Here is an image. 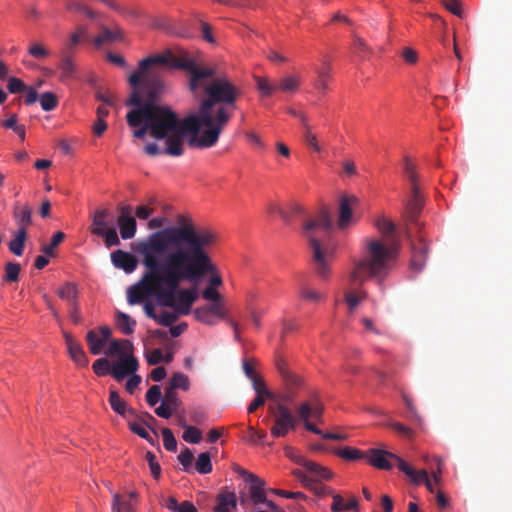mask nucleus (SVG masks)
Instances as JSON below:
<instances>
[{
  "label": "nucleus",
  "mask_w": 512,
  "mask_h": 512,
  "mask_svg": "<svg viewBox=\"0 0 512 512\" xmlns=\"http://www.w3.org/2000/svg\"><path fill=\"white\" fill-rule=\"evenodd\" d=\"M21 265L16 262H7L4 267L3 281L14 283L19 280Z\"/></svg>",
  "instance_id": "e433bc0d"
},
{
  "label": "nucleus",
  "mask_w": 512,
  "mask_h": 512,
  "mask_svg": "<svg viewBox=\"0 0 512 512\" xmlns=\"http://www.w3.org/2000/svg\"><path fill=\"white\" fill-rule=\"evenodd\" d=\"M171 69L163 52L142 59L128 78L132 91L125 104L132 109L126 114V121L134 128L133 136L144 139L149 132L156 140L164 141L162 147L157 143L144 146V152L152 157H179L184 153L186 140L191 148L211 147L192 143L194 137H203V126L196 113L180 119L169 106L159 104L165 89L164 76Z\"/></svg>",
  "instance_id": "f03ea898"
},
{
  "label": "nucleus",
  "mask_w": 512,
  "mask_h": 512,
  "mask_svg": "<svg viewBox=\"0 0 512 512\" xmlns=\"http://www.w3.org/2000/svg\"><path fill=\"white\" fill-rule=\"evenodd\" d=\"M137 419H139L140 422H132V421H129L128 422V426L130 428V430L137 434L139 437L149 441L150 443H153V439L151 438V436L149 435L148 431L145 429V427L142 425V423H145V420L146 419H149L151 421H155V418L148 412H145L143 413L142 415H138V417H136Z\"/></svg>",
  "instance_id": "4be33fe9"
},
{
  "label": "nucleus",
  "mask_w": 512,
  "mask_h": 512,
  "mask_svg": "<svg viewBox=\"0 0 512 512\" xmlns=\"http://www.w3.org/2000/svg\"><path fill=\"white\" fill-rule=\"evenodd\" d=\"M360 200L353 194H343L339 198V223L348 224L353 220V210L358 208Z\"/></svg>",
  "instance_id": "ddd939ff"
},
{
  "label": "nucleus",
  "mask_w": 512,
  "mask_h": 512,
  "mask_svg": "<svg viewBox=\"0 0 512 512\" xmlns=\"http://www.w3.org/2000/svg\"><path fill=\"white\" fill-rule=\"evenodd\" d=\"M58 296L70 305L77 303L78 290L74 283L66 282L59 290Z\"/></svg>",
  "instance_id": "2f4dec72"
},
{
  "label": "nucleus",
  "mask_w": 512,
  "mask_h": 512,
  "mask_svg": "<svg viewBox=\"0 0 512 512\" xmlns=\"http://www.w3.org/2000/svg\"><path fill=\"white\" fill-rule=\"evenodd\" d=\"M335 226H303L302 235L308 240L316 274L321 279L330 275V262L337 243Z\"/></svg>",
  "instance_id": "39448f33"
},
{
  "label": "nucleus",
  "mask_w": 512,
  "mask_h": 512,
  "mask_svg": "<svg viewBox=\"0 0 512 512\" xmlns=\"http://www.w3.org/2000/svg\"><path fill=\"white\" fill-rule=\"evenodd\" d=\"M195 318L203 324L206 325H215L216 321L214 320V316L210 314L208 310L204 306L198 307L194 310Z\"/></svg>",
  "instance_id": "09e8293b"
},
{
  "label": "nucleus",
  "mask_w": 512,
  "mask_h": 512,
  "mask_svg": "<svg viewBox=\"0 0 512 512\" xmlns=\"http://www.w3.org/2000/svg\"><path fill=\"white\" fill-rule=\"evenodd\" d=\"M145 357L149 365H157L163 361V354L159 348L152 350L150 353H147Z\"/></svg>",
  "instance_id": "69168bd1"
},
{
  "label": "nucleus",
  "mask_w": 512,
  "mask_h": 512,
  "mask_svg": "<svg viewBox=\"0 0 512 512\" xmlns=\"http://www.w3.org/2000/svg\"><path fill=\"white\" fill-rule=\"evenodd\" d=\"M404 238L411 243L410 269L415 273L421 272L428 257V243L421 236L412 239L406 226H383L379 238L364 240L362 257L353 261L349 282L361 286L370 278L385 276L398 257Z\"/></svg>",
  "instance_id": "20e7f679"
},
{
  "label": "nucleus",
  "mask_w": 512,
  "mask_h": 512,
  "mask_svg": "<svg viewBox=\"0 0 512 512\" xmlns=\"http://www.w3.org/2000/svg\"><path fill=\"white\" fill-rule=\"evenodd\" d=\"M92 369L97 376L102 377L107 375L108 373L111 374L112 367L108 359L99 358L93 363Z\"/></svg>",
  "instance_id": "a18cd8bd"
},
{
  "label": "nucleus",
  "mask_w": 512,
  "mask_h": 512,
  "mask_svg": "<svg viewBox=\"0 0 512 512\" xmlns=\"http://www.w3.org/2000/svg\"><path fill=\"white\" fill-rule=\"evenodd\" d=\"M32 209L28 204L17 202L14 206V217L20 224H29L31 221Z\"/></svg>",
  "instance_id": "c9c22d12"
},
{
  "label": "nucleus",
  "mask_w": 512,
  "mask_h": 512,
  "mask_svg": "<svg viewBox=\"0 0 512 512\" xmlns=\"http://www.w3.org/2000/svg\"><path fill=\"white\" fill-rule=\"evenodd\" d=\"M405 174L407 176V179L409 181V187H413V184L415 186H419L418 185V175L415 171V167L414 165L409 161L408 158L405 159Z\"/></svg>",
  "instance_id": "4d7b16f0"
},
{
  "label": "nucleus",
  "mask_w": 512,
  "mask_h": 512,
  "mask_svg": "<svg viewBox=\"0 0 512 512\" xmlns=\"http://www.w3.org/2000/svg\"><path fill=\"white\" fill-rule=\"evenodd\" d=\"M165 55L172 69L188 74V87L191 93L205 96L196 112L203 126V137L192 139L200 146H214L237 108L243 90L228 74L216 65H205L187 53L175 55L166 50Z\"/></svg>",
  "instance_id": "7ed1b4c3"
},
{
  "label": "nucleus",
  "mask_w": 512,
  "mask_h": 512,
  "mask_svg": "<svg viewBox=\"0 0 512 512\" xmlns=\"http://www.w3.org/2000/svg\"><path fill=\"white\" fill-rule=\"evenodd\" d=\"M106 226H94L92 232L101 235L105 238L107 247L116 246L119 244V238L115 229H105Z\"/></svg>",
  "instance_id": "72a5a7b5"
},
{
  "label": "nucleus",
  "mask_w": 512,
  "mask_h": 512,
  "mask_svg": "<svg viewBox=\"0 0 512 512\" xmlns=\"http://www.w3.org/2000/svg\"><path fill=\"white\" fill-rule=\"evenodd\" d=\"M204 307L214 317L216 316V317H218L220 319H225L226 318V313H225L224 305H223V303L221 301L212 302L211 304L205 305Z\"/></svg>",
  "instance_id": "bf43d9fd"
},
{
  "label": "nucleus",
  "mask_w": 512,
  "mask_h": 512,
  "mask_svg": "<svg viewBox=\"0 0 512 512\" xmlns=\"http://www.w3.org/2000/svg\"><path fill=\"white\" fill-rule=\"evenodd\" d=\"M300 297L311 302H319L324 299V295L316 290L303 286L299 290Z\"/></svg>",
  "instance_id": "3c124183"
},
{
  "label": "nucleus",
  "mask_w": 512,
  "mask_h": 512,
  "mask_svg": "<svg viewBox=\"0 0 512 512\" xmlns=\"http://www.w3.org/2000/svg\"><path fill=\"white\" fill-rule=\"evenodd\" d=\"M118 219L116 224H137L136 218L141 221L148 220L147 224H194L195 220L188 213L172 215L170 206H163L155 198H150L147 203L138 205L133 209L129 205L118 207Z\"/></svg>",
  "instance_id": "423d86ee"
},
{
  "label": "nucleus",
  "mask_w": 512,
  "mask_h": 512,
  "mask_svg": "<svg viewBox=\"0 0 512 512\" xmlns=\"http://www.w3.org/2000/svg\"><path fill=\"white\" fill-rule=\"evenodd\" d=\"M365 459L371 466L380 470H390L392 467L396 466L404 474L411 473V471H409L410 465L408 463L396 454L386 450L370 449L366 453Z\"/></svg>",
  "instance_id": "6e6552de"
},
{
  "label": "nucleus",
  "mask_w": 512,
  "mask_h": 512,
  "mask_svg": "<svg viewBox=\"0 0 512 512\" xmlns=\"http://www.w3.org/2000/svg\"><path fill=\"white\" fill-rule=\"evenodd\" d=\"M333 503L331 505L332 512H341L348 510H355L358 512V499L352 497L348 503L345 504L343 497L340 494H333Z\"/></svg>",
  "instance_id": "cd10ccee"
},
{
  "label": "nucleus",
  "mask_w": 512,
  "mask_h": 512,
  "mask_svg": "<svg viewBox=\"0 0 512 512\" xmlns=\"http://www.w3.org/2000/svg\"><path fill=\"white\" fill-rule=\"evenodd\" d=\"M257 90L262 97H270L277 91V83H273L269 78L254 76Z\"/></svg>",
  "instance_id": "c85d7f7f"
},
{
  "label": "nucleus",
  "mask_w": 512,
  "mask_h": 512,
  "mask_svg": "<svg viewBox=\"0 0 512 512\" xmlns=\"http://www.w3.org/2000/svg\"><path fill=\"white\" fill-rule=\"evenodd\" d=\"M335 454L337 456H339L340 458L347 460V461H355V460H360V459L366 458V453H364L363 451H361L357 448H353V447H349V446H346L341 449H337L335 451Z\"/></svg>",
  "instance_id": "f704fd0d"
},
{
  "label": "nucleus",
  "mask_w": 512,
  "mask_h": 512,
  "mask_svg": "<svg viewBox=\"0 0 512 512\" xmlns=\"http://www.w3.org/2000/svg\"><path fill=\"white\" fill-rule=\"evenodd\" d=\"M266 437V432L257 431L254 427H248V439L253 443H258Z\"/></svg>",
  "instance_id": "774afa93"
},
{
  "label": "nucleus",
  "mask_w": 512,
  "mask_h": 512,
  "mask_svg": "<svg viewBox=\"0 0 512 512\" xmlns=\"http://www.w3.org/2000/svg\"><path fill=\"white\" fill-rule=\"evenodd\" d=\"M442 3L452 14L460 18L462 17L463 12L461 9V4L458 0H442Z\"/></svg>",
  "instance_id": "e2e57ef3"
},
{
  "label": "nucleus",
  "mask_w": 512,
  "mask_h": 512,
  "mask_svg": "<svg viewBox=\"0 0 512 512\" xmlns=\"http://www.w3.org/2000/svg\"><path fill=\"white\" fill-rule=\"evenodd\" d=\"M195 470L200 474H208L212 471L211 456L208 452H202L198 455Z\"/></svg>",
  "instance_id": "58836bf2"
},
{
  "label": "nucleus",
  "mask_w": 512,
  "mask_h": 512,
  "mask_svg": "<svg viewBox=\"0 0 512 512\" xmlns=\"http://www.w3.org/2000/svg\"><path fill=\"white\" fill-rule=\"evenodd\" d=\"M65 234L61 231H57L51 238V242L49 244H43L41 246V251L49 257H55V249L58 245L64 240Z\"/></svg>",
  "instance_id": "4c0bfd02"
},
{
  "label": "nucleus",
  "mask_w": 512,
  "mask_h": 512,
  "mask_svg": "<svg viewBox=\"0 0 512 512\" xmlns=\"http://www.w3.org/2000/svg\"><path fill=\"white\" fill-rule=\"evenodd\" d=\"M163 436V445L166 450L175 452L177 449V441L174 437L172 431L169 428H163L162 430Z\"/></svg>",
  "instance_id": "603ef678"
},
{
  "label": "nucleus",
  "mask_w": 512,
  "mask_h": 512,
  "mask_svg": "<svg viewBox=\"0 0 512 512\" xmlns=\"http://www.w3.org/2000/svg\"><path fill=\"white\" fill-rule=\"evenodd\" d=\"M139 363L137 358L133 355V351L129 352L112 365L111 375L117 380L121 381L126 376L132 375L138 370Z\"/></svg>",
  "instance_id": "9d476101"
},
{
  "label": "nucleus",
  "mask_w": 512,
  "mask_h": 512,
  "mask_svg": "<svg viewBox=\"0 0 512 512\" xmlns=\"http://www.w3.org/2000/svg\"><path fill=\"white\" fill-rule=\"evenodd\" d=\"M101 33L95 37L94 45L99 48L106 43H112L121 37L119 31H113L105 26H101Z\"/></svg>",
  "instance_id": "7c9ffc66"
},
{
  "label": "nucleus",
  "mask_w": 512,
  "mask_h": 512,
  "mask_svg": "<svg viewBox=\"0 0 512 512\" xmlns=\"http://www.w3.org/2000/svg\"><path fill=\"white\" fill-rule=\"evenodd\" d=\"M215 234L198 231L195 226H165L136 246L143 256L147 272L127 291L130 305L147 296L156 297L165 307L175 305V293L181 281H198L205 272L215 270L205 248L215 241Z\"/></svg>",
  "instance_id": "f257e3e1"
},
{
  "label": "nucleus",
  "mask_w": 512,
  "mask_h": 512,
  "mask_svg": "<svg viewBox=\"0 0 512 512\" xmlns=\"http://www.w3.org/2000/svg\"><path fill=\"white\" fill-rule=\"evenodd\" d=\"M174 411H176V409L172 408V406L164 401H162V404L155 409L156 415L165 419L170 418Z\"/></svg>",
  "instance_id": "0e129e2a"
},
{
  "label": "nucleus",
  "mask_w": 512,
  "mask_h": 512,
  "mask_svg": "<svg viewBox=\"0 0 512 512\" xmlns=\"http://www.w3.org/2000/svg\"><path fill=\"white\" fill-rule=\"evenodd\" d=\"M163 401L166 402L167 404H169L170 406H172V408H174L176 410L181 405V401L178 398V394L176 392V389H174V388H172L170 386H167L165 388V393H164Z\"/></svg>",
  "instance_id": "8fccbe9b"
},
{
  "label": "nucleus",
  "mask_w": 512,
  "mask_h": 512,
  "mask_svg": "<svg viewBox=\"0 0 512 512\" xmlns=\"http://www.w3.org/2000/svg\"><path fill=\"white\" fill-rule=\"evenodd\" d=\"M178 460H179L180 464L182 465L183 470L185 472H190V470L192 469V462L194 460V455L188 447H185L180 452V454L178 455Z\"/></svg>",
  "instance_id": "49530a36"
},
{
  "label": "nucleus",
  "mask_w": 512,
  "mask_h": 512,
  "mask_svg": "<svg viewBox=\"0 0 512 512\" xmlns=\"http://www.w3.org/2000/svg\"><path fill=\"white\" fill-rule=\"evenodd\" d=\"M280 220L284 222L301 220L304 224H317L314 220L308 218L304 208L297 203H293L288 210L283 209L280 214Z\"/></svg>",
  "instance_id": "f3484780"
},
{
  "label": "nucleus",
  "mask_w": 512,
  "mask_h": 512,
  "mask_svg": "<svg viewBox=\"0 0 512 512\" xmlns=\"http://www.w3.org/2000/svg\"><path fill=\"white\" fill-rule=\"evenodd\" d=\"M168 386L174 389H182L187 391L189 389V378L182 372H176L169 381Z\"/></svg>",
  "instance_id": "79ce46f5"
},
{
  "label": "nucleus",
  "mask_w": 512,
  "mask_h": 512,
  "mask_svg": "<svg viewBox=\"0 0 512 512\" xmlns=\"http://www.w3.org/2000/svg\"><path fill=\"white\" fill-rule=\"evenodd\" d=\"M331 70L332 66L327 61H323L321 67H315L317 77L313 82V86L316 90H318L321 93H325L326 90L328 89V81L331 78Z\"/></svg>",
  "instance_id": "6ab92c4d"
},
{
  "label": "nucleus",
  "mask_w": 512,
  "mask_h": 512,
  "mask_svg": "<svg viewBox=\"0 0 512 512\" xmlns=\"http://www.w3.org/2000/svg\"><path fill=\"white\" fill-rule=\"evenodd\" d=\"M111 260L115 267L123 269L126 273H132L137 267L135 256L122 250L113 252Z\"/></svg>",
  "instance_id": "dca6fc26"
},
{
  "label": "nucleus",
  "mask_w": 512,
  "mask_h": 512,
  "mask_svg": "<svg viewBox=\"0 0 512 512\" xmlns=\"http://www.w3.org/2000/svg\"><path fill=\"white\" fill-rule=\"evenodd\" d=\"M58 68L61 71L60 79L62 81L72 79L75 76L76 66L72 60L70 51L63 50L61 53V60L58 65Z\"/></svg>",
  "instance_id": "412c9836"
},
{
  "label": "nucleus",
  "mask_w": 512,
  "mask_h": 512,
  "mask_svg": "<svg viewBox=\"0 0 512 512\" xmlns=\"http://www.w3.org/2000/svg\"><path fill=\"white\" fill-rule=\"evenodd\" d=\"M113 512H133V506L129 500H124L119 494H114L112 503Z\"/></svg>",
  "instance_id": "c03bdc74"
},
{
  "label": "nucleus",
  "mask_w": 512,
  "mask_h": 512,
  "mask_svg": "<svg viewBox=\"0 0 512 512\" xmlns=\"http://www.w3.org/2000/svg\"><path fill=\"white\" fill-rule=\"evenodd\" d=\"M249 494L253 504L257 505L266 501L265 481L257 475H249Z\"/></svg>",
  "instance_id": "a211bd4d"
},
{
  "label": "nucleus",
  "mask_w": 512,
  "mask_h": 512,
  "mask_svg": "<svg viewBox=\"0 0 512 512\" xmlns=\"http://www.w3.org/2000/svg\"><path fill=\"white\" fill-rule=\"evenodd\" d=\"M295 462L301 466H303L312 476L318 479L329 480L333 477V472L314 461L305 459L303 457H298L295 459Z\"/></svg>",
  "instance_id": "2eb2a0df"
},
{
  "label": "nucleus",
  "mask_w": 512,
  "mask_h": 512,
  "mask_svg": "<svg viewBox=\"0 0 512 512\" xmlns=\"http://www.w3.org/2000/svg\"><path fill=\"white\" fill-rule=\"evenodd\" d=\"M178 319V313H171L168 311H163L160 315L157 316L156 320L160 325L170 327L174 322Z\"/></svg>",
  "instance_id": "13d9d810"
},
{
  "label": "nucleus",
  "mask_w": 512,
  "mask_h": 512,
  "mask_svg": "<svg viewBox=\"0 0 512 512\" xmlns=\"http://www.w3.org/2000/svg\"><path fill=\"white\" fill-rule=\"evenodd\" d=\"M410 474H405L412 483L420 485L425 484L429 492L435 493V488L432 480L429 478L426 470H415L413 467H409Z\"/></svg>",
  "instance_id": "b1692460"
},
{
  "label": "nucleus",
  "mask_w": 512,
  "mask_h": 512,
  "mask_svg": "<svg viewBox=\"0 0 512 512\" xmlns=\"http://www.w3.org/2000/svg\"><path fill=\"white\" fill-rule=\"evenodd\" d=\"M276 366L279 374L289 389V392L284 395L282 399L286 402H292L294 400L292 389L300 387L303 383V379L299 375L292 372L287 367L285 361L282 359L277 360Z\"/></svg>",
  "instance_id": "9b49d317"
},
{
  "label": "nucleus",
  "mask_w": 512,
  "mask_h": 512,
  "mask_svg": "<svg viewBox=\"0 0 512 512\" xmlns=\"http://www.w3.org/2000/svg\"><path fill=\"white\" fill-rule=\"evenodd\" d=\"M28 53L38 60L45 59L50 55V51L40 43H32L28 48Z\"/></svg>",
  "instance_id": "de8ad7c7"
},
{
  "label": "nucleus",
  "mask_w": 512,
  "mask_h": 512,
  "mask_svg": "<svg viewBox=\"0 0 512 512\" xmlns=\"http://www.w3.org/2000/svg\"><path fill=\"white\" fill-rule=\"evenodd\" d=\"M27 239V231L21 227L14 233L13 239L9 242V250L16 256H21L24 252L25 242Z\"/></svg>",
  "instance_id": "393cba45"
},
{
  "label": "nucleus",
  "mask_w": 512,
  "mask_h": 512,
  "mask_svg": "<svg viewBox=\"0 0 512 512\" xmlns=\"http://www.w3.org/2000/svg\"><path fill=\"white\" fill-rule=\"evenodd\" d=\"M300 77L297 75H287L277 83V90L284 93H293L298 90L300 86Z\"/></svg>",
  "instance_id": "c756f323"
},
{
  "label": "nucleus",
  "mask_w": 512,
  "mask_h": 512,
  "mask_svg": "<svg viewBox=\"0 0 512 512\" xmlns=\"http://www.w3.org/2000/svg\"><path fill=\"white\" fill-rule=\"evenodd\" d=\"M425 198L419 186L409 187L403 215L407 221L416 222L424 208Z\"/></svg>",
  "instance_id": "1a4fd4ad"
},
{
  "label": "nucleus",
  "mask_w": 512,
  "mask_h": 512,
  "mask_svg": "<svg viewBox=\"0 0 512 512\" xmlns=\"http://www.w3.org/2000/svg\"><path fill=\"white\" fill-rule=\"evenodd\" d=\"M161 389L158 385H153L146 393V402L149 406H155L161 398Z\"/></svg>",
  "instance_id": "6e6d98bb"
},
{
  "label": "nucleus",
  "mask_w": 512,
  "mask_h": 512,
  "mask_svg": "<svg viewBox=\"0 0 512 512\" xmlns=\"http://www.w3.org/2000/svg\"><path fill=\"white\" fill-rule=\"evenodd\" d=\"M109 404L111 408L119 415L126 417L127 415L132 417H138L136 411L129 407L128 404L121 399L119 393L115 390L110 391Z\"/></svg>",
  "instance_id": "aec40b11"
},
{
  "label": "nucleus",
  "mask_w": 512,
  "mask_h": 512,
  "mask_svg": "<svg viewBox=\"0 0 512 512\" xmlns=\"http://www.w3.org/2000/svg\"><path fill=\"white\" fill-rule=\"evenodd\" d=\"M86 341L89 346V350L93 355H99L106 342L103 341L95 330H90L86 334Z\"/></svg>",
  "instance_id": "473e14b6"
},
{
  "label": "nucleus",
  "mask_w": 512,
  "mask_h": 512,
  "mask_svg": "<svg viewBox=\"0 0 512 512\" xmlns=\"http://www.w3.org/2000/svg\"><path fill=\"white\" fill-rule=\"evenodd\" d=\"M182 437L188 443L197 444L201 441V431L194 426L186 427Z\"/></svg>",
  "instance_id": "5fc2aeb1"
},
{
  "label": "nucleus",
  "mask_w": 512,
  "mask_h": 512,
  "mask_svg": "<svg viewBox=\"0 0 512 512\" xmlns=\"http://www.w3.org/2000/svg\"><path fill=\"white\" fill-rule=\"evenodd\" d=\"M40 104L44 111H52L58 105L57 96L52 92L43 93L40 98Z\"/></svg>",
  "instance_id": "37998d69"
},
{
  "label": "nucleus",
  "mask_w": 512,
  "mask_h": 512,
  "mask_svg": "<svg viewBox=\"0 0 512 512\" xmlns=\"http://www.w3.org/2000/svg\"><path fill=\"white\" fill-rule=\"evenodd\" d=\"M134 349L131 341L125 340H113L110 342L109 348L106 352L107 355L114 356L117 355L122 357L123 355L132 352Z\"/></svg>",
  "instance_id": "a878e982"
},
{
  "label": "nucleus",
  "mask_w": 512,
  "mask_h": 512,
  "mask_svg": "<svg viewBox=\"0 0 512 512\" xmlns=\"http://www.w3.org/2000/svg\"><path fill=\"white\" fill-rule=\"evenodd\" d=\"M314 408L315 400L313 402H301L297 408L298 422L303 421V423H305L306 421H310V418H312L314 412Z\"/></svg>",
  "instance_id": "ea45409f"
},
{
  "label": "nucleus",
  "mask_w": 512,
  "mask_h": 512,
  "mask_svg": "<svg viewBox=\"0 0 512 512\" xmlns=\"http://www.w3.org/2000/svg\"><path fill=\"white\" fill-rule=\"evenodd\" d=\"M273 419L270 428L271 435L275 438L285 437L289 431L295 430L298 425V418L292 410L282 402L269 407Z\"/></svg>",
  "instance_id": "0eeeda50"
},
{
  "label": "nucleus",
  "mask_w": 512,
  "mask_h": 512,
  "mask_svg": "<svg viewBox=\"0 0 512 512\" xmlns=\"http://www.w3.org/2000/svg\"><path fill=\"white\" fill-rule=\"evenodd\" d=\"M366 297V293L363 291H347L344 294L345 301L352 312L358 304Z\"/></svg>",
  "instance_id": "a19ab883"
},
{
  "label": "nucleus",
  "mask_w": 512,
  "mask_h": 512,
  "mask_svg": "<svg viewBox=\"0 0 512 512\" xmlns=\"http://www.w3.org/2000/svg\"><path fill=\"white\" fill-rule=\"evenodd\" d=\"M202 297L205 300H208L211 302L220 301V299H221L219 292L216 290V288H214L212 286H208L203 290Z\"/></svg>",
  "instance_id": "338daca9"
},
{
  "label": "nucleus",
  "mask_w": 512,
  "mask_h": 512,
  "mask_svg": "<svg viewBox=\"0 0 512 512\" xmlns=\"http://www.w3.org/2000/svg\"><path fill=\"white\" fill-rule=\"evenodd\" d=\"M237 506V497L234 492H222L217 496L216 512H231Z\"/></svg>",
  "instance_id": "5701e85b"
},
{
  "label": "nucleus",
  "mask_w": 512,
  "mask_h": 512,
  "mask_svg": "<svg viewBox=\"0 0 512 512\" xmlns=\"http://www.w3.org/2000/svg\"><path fill=\"white\" fill-rule=\"evenodd\" d=\"M250 380L252 381L253 388H254L255 392L257 393V395L268 396V397L270 396V392L266 388V385H265V382L263 381V379H261L258 376H255Z\"/></svg>",
  "instance_id": "680f3d73"
},
{
  "label": "nucleus",
  "mask_w": 512,
  "mask_h": 512,
  "mask_svg": "<svg viewBox=\"0 0 512 512\" xmlns=\"http://www.w3.org/2000/svg\"><path fill=\"white\" fill-rule=\"evenodd\" d=\"M8 79L7 89L10 93L16 94L26 90L25 83L16 77H10Z\"/></svg>",
  "instance_id": "052dcab7"
},
{
  "label": "nucleus",
  "mask_w": 512,
  "mask_h": 512,
  "mask_svg": "<svg viewBox=\"0 0 512 512\" xmlns=\"http://www.w3.org/2000/svg\"><path fill=\"white\" fill-rule=\"evenodd\" d=\"M115 321L118 329L125 335H131L137 324L130 315L121 311L116 312Z\"/></svg>",
  "instance_id": "bb28decb"
},
{
  "label": "nucleus",
  "mask_w": 512,
  "mask_h": 512,
  "mask_svg": "<svg viewBox=\"0 0 512 512\" xmlns=\"http://www.w3.org/2000/svg\"><path fill=\"white\" fill-rule=\"evenodd\" d=\"M145 458H146V460H147V462L149 464L152 476L155 479H158L160 477V475H161V467H160L159 462L157 461V458H156L155 454L152 453L151 451H148L146 453Z\"/></svg>",
  "instance_id": "864d4df0"
},
{
  "label": "nucleus",
  "mask_w": 512,
  "mask_h": 512,
  "mask_svg": "<svg viewBox=\"0 0 512 512\" xmlns=\"http://www.w3.org/2000/svg\"><path fill=\"white\" fill-rule=\"evenodd\" d=\"M197 298L196 287L181 290L177 289L175 293V305L171 308L175 309L180 315H188L191 311V306Z\"/></svg>",
  "instance_id": "f8f14e48"
},
{
  "label": "nucleus",
  "mask_w": 512,
  "mask_h": 512,
  "mask_svg": "<svg viewBox=\"0 0 512 512\" xmlns=\"http://www.w3.org/2000/svg\"><path fill=\"white\" fill-rule=\"evenodd\" d=\"M65 343L67 346L68 354L70 358L75 362L78 366L87 367L89 363V359L85 354L82 345L76 341L71 334L65 332L64 333Z\"/></svg>",
  "instance_id": "4468645a"
}]
</instances>
